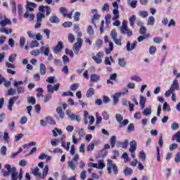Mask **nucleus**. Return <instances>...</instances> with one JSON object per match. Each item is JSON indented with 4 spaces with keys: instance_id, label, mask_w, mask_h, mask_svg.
Listing matches in <instances>:
<instances>
[{
    "instance_id": "nucleus-1",
    "label": "nucleus",
    "mask_w": 180,
    "mask_h": 180,
    "mask_svg": "<svg viewBox=\"0 0 180 180\" xmlns=\"http://www.w3.org/2000/svg\"><path fill=\"white\" fill-rule=\"evenodd\" d=\"M39 12L37 14V24L35 25V29H39L41 26V21L46 18L44 13L46 12V16L50 15V7L48 6H41L39 8Z\"/></svg>"
},
{
    "instance_id": "nucleus-2",
    "label": "nucleus",
    "mask_w": 180,
    "mask_h": 180,
    "mask_svg": "<svg viewBox=\"0 0 180 180\" xmlns=\"http://www.w3.org/2000/svg\"><path fill=\"white\" fill-rule=\"evenodd\" d=\"M78 160H79V155L76 154L70 161L68 162V167L71 171H75V168L78 167Z\"/></svg>"
},
{
    "instance_id": "nucleus-3",
    "label": "nucleus",
    "mask_w": 180,
    "mask_h": 180,
    "mask_svg": "<svg viewBox=\"0 0 180 180\" xmlns=\"http://www.w3.org/2000/svg\"><path fill=\"white\" fill-rule=\"evenodd\" d=\"M120 32L122 34H127L128 37L133 36V31L127 27V21L124 20L122 22V25L120 27Z\"/></svg>"
},
{
    "instance_id": "nucleus-4",
    "label": "nucleus",
    "mask_w": 180,
    "mask_h": 180,
    "mask_svg": "<svg viewBox=\"0 0 180 180\" xmlns=\"http://www.w3.org/2000/svg\"><path fill=\"white\" fill-rule=\"evenodd\" d=\"M13 86L16 88V94H25V87L20 86L23 85V81H14V83L13 84Z\"/></svg>"
},
{
    "instance_id": "nucleus-5",
    "label": "nucleus",
    "mask_w": 180,
    "mask_h": 180,
    "mask_svg": "<svg viewBox=\"0 0 180 180\" xmlns=\"http://www.w3.org/2000/svg\"><path fill=\"white\" fill-rule=\"evenodd\" d=\"M83 40L81 38H77V42L73 45V51L75 54H79V51L81 50V47H82Z\"/></svg>"
},
{
    "instance_id": "nucleus-6",
    "label": "nucleus",
    "mask_w": 180,
    "mask_h": 180,
    "mask_svg": "<svg viewBox=\"0 0 180 180\" xmlns=\"http://www.w3.org/2000/svg\"><path fill=\"white\" fill-rule=\"evenodd\" d=\"M66 115L70 117V119H71V120H77L78 123L81 122V116L72 113L70 110H66Z\"/></svg>"
},
{
    "instance_id": "nucleus-7",
    "label": "nucleus",
    "mask_w": 180,
    "mask_h": 180,
    "mask_svg": "<svg viewBox=\"0 0 180 180\" xmlns=\"http://www.w3.org/2000/svg\"><path fill=\"white\" fill-rule=\"evenodd\" d=\"M19 96H15L11 97L9 101H8V110L11 111L12 110V106H13V103L17 101L18 99Z\"/></svg>"
},
{
    "instance_id": "nucleus-8",
    "label": "nucleus",
    "mask_w": 180,
    "mask_h": 180,
    "mask_svg": "<svg viewBox=\"0 0 180 180\" xmlns=\"http://www.w3.org/2000/svg\"><path fill=\"white\" fill-rule=\"evenodd\" d=\"M136 46H137V41H134L132 44L130 43V41H127L126 49L127 51H131V50H134V49H136Z\"/></svg>"
},
{
    "instance_id": "nucleus-9",
    "label": "nucleus",
    "mask_w": 180,
    "mask_h": 180,
    "mask_svg": "<svg viewBox=\"0 0 180 180\" xmlns=\"http://www.w3.org/2000/svg\"><path fill=\"white\" fill-rule=\"evenodd\" d=\"M178 89H179V83H178V79H175L171 85L170 90L175 92Z\"/></svg>"
},
{
    "instance_id": "nucleus-10",
    "label": "nucleus",
    "mask_w": 180,
    "mask_h": 180,
    "mask_svg": "<svg viewBox=\"0 0 180 180\" xmlns=\"http://www.w3.org/2000/svg\"><path fill=\"white\" fill-rule=\"evenodd\" d=\"M116 166V164L113 163L112 160H108L107 163V171L108 174H112V168L113 169Z\"/></svg>"
},
{
    "instance_id": "nucleus-11",
    "label": "nucleus",
    "mask_w": 180,
    "mask_h": 180,
    "mask_svg": "<svg viewBox=\"0 0 180 180\" xmlns=\"http://www.w3.org/2000/svg\"><path fill=\"white\" fill-rule=\"evenodd\" d=\"M37 5L35 3L27 1L26 5V8L30 11V12H33L34 9L33 8H37Z\"/></svg>"
},
{
    "instance_id": "nucleus-12",
    "label": "nucleus",
    "mask_w": 180,
    "mask_h": 180,
    "mask_svg": "<svg viewBox=\"0 0 180 180\" xmlns=\"http://www.w3.org/2000/svg\"><path fill=\"white\" fill-rule=\"evenodd\" d=\"M63 47H64L63 43L61 41H58L56 47L53 49L54 54L60 53V51L63 50Z\"/></svg>"
},
{
    "instance_id": "nucleus-13",
    "label": "nucleus",
    "mask_w": 180,
    "mask_h": 180,
    "mask_svg": "<svg viewBox=\"0 0 180 180\" xmlns=\"http://www.w3.org/2000/svg\"><path fill=\"white\" fill-rule=\"evenodd\" d=\"M7 25H12V21H11V20H9L8 18H5L0 22V25L1 26V27H5V26H6Z\"/></svg>"
},
{
    "instance_id": "nucleus-14",
    "label": "nucleus",
    "mask_w": 180,
    "mask_h": 180,
    "mask_svg": "<svg viewBox=\"0 0 180 180\" xmlns=\"http://www.w3.org/2000/svg\"><path fill=\"white\" fill-rule=\"evenodd\" d=\"M91 82H99L101 77L96 74H93L90 76Z\"/></svg>"
},
{
    "instance_id": "nucleus-15",
    "label": "nucleus",
    "mask_w": 180,
    "mask_h": 180,
    "mask_svg": "<svg viewBox=\"0 0 180 180\" xmlns=\"http://www.w3.org/2000/svg\"><path fill=\"white\" fill-rule=\"evenodd\" d=\"M11 180H18V172H16V167H12Z\"/></svg>"
},
{
    "instance_id": "nucleus-16",
    "label": "nucleus",
    "mask_w": 180,
    "mask_h": 180,
    "mask_svg": "<svg viewBox=\"0 0 180 180\" xmlns=\"http://www.w3.org/2000/svg\"><path fill=\"white\" fill-rule=\"evenodd\" d=\"M120 96H122V92L116 93L113 95L112 98H113L114 105L117 104V102H119V98H120Z\"/></svg>"
},
{
    "instance_id": "nucleus-17",
    "label": "nucleus",
    "mask_w": 180,
    "mask_h": 180,
    "mask_svg": "<svg viewBox=\"0 0 180 180\" xmlns=\"http://www.w3.org/2000/svg\"><path fill=\"white\" fill-rule=\"evenodd\" d=\"M31 171L34 176H41V172H40L39 167H36L34 169H31Z\"/></svg>"
},
{
    "instance_id": "nucleus-18",
    "label": "nucleus",
    "mask_w": 180,
    "mask_h": 180,
    "mask_svg": "<svg viewBox=\"0 0 180 180\" xmlns=\"http://www.w3.org/2000/svg\"><path fill=\"white\" fill-rule=\"evenodd\" d=\"M129 145V151H136V150L137 149V142H136V141H131Z\"/></svg>"
},
{
    "instance_id": "nucleus-19",
    "label": "nucleus",
    "mask_w": 180,
    "mask_h": 180,
    "mask_svg": "<svg viewBox=\"0 0 180 180\" xmlns=\"http://www.w3.org/2000/svg\"><path fill=\"white\" fill-rule=\"evenodd\" d=\"M46 65L44 63H41L39 65V72L41 75H46Z\"/></svg>"
},
{
    "instance_id": "nucleus-20",
    "label": "nucleus",
    "mask_w": 180,
    "mask_h": 180,
    "mask_svg": "<svg viewBox=\"0 0 180 180\" xmlns=\"http://www.w3.org/2000/svg\"><path fill=\"white\" fill-rule=\"evenodd\" d=\"M24 18L25 19H27L30 20V22H32L33 19H34V14H29V11H27L24 14Z\"/></svg>"
},
{
    "instance_id": "nucleus-21",
    "label": "nucleus",
    "mask_w": 180,
    "mask_h": 180,
    "mask_svg": "<svg viewBox=\"0 0 180 180\" xmlns=\"http://www.w3.org/2000/svg\"><path fill=\"white\" fill-rule=\"evenodd\" d=\"M127 4L132 9H134L137 6V0H127Z\"/></svg>"
},
{
    "instance_id": "nucleus-22",
    "label": "nucleus",
    "mask_w": 180,
    "mask_h": 180,
    "mask_svg": "<svg viewBox=\"0 0 180 180\" xmlns=\"http://www.w3.org/2000/svg\"><path fill=\"white\" fill-rule=\"evenodd\" d=\"M49 21L51 22V23H60V18H58V17H57L56 15H52L49 18Z\"/></svg>"
},
{
    "instance_id": "nucleus-23",
    "label": "nucleus",
    "mask_w": 180,
    "mask_h": 180,
    "mask_svg": "<svg viewBox=\"0 0 180 180\" xmlns=\"http://www.w3.org/2000/svg\"><path fill=\"white\" fill-rule=\"evenodd\" d=\"M94 94H95V89L92 87H90L87 90L86 96L87 98H91V96L94 95Z\"/></svg>"
},
{
    "instance_id": "nucleus-24",
    "label": "nucleus",
    "mask_w": 180,
    "mask_h": 180,
    "mask_svg": "<svg viewBox=\"0 0 180 180\" xmlns=\"http://www.w3.org/2000/svg\"><path fill=\"white\" fill-rule=\"evenodd\" d=\"M124 174L125 176H129L133 174V169L130 167H126L124 170Z\"/></svg>"
},
{
    "instance_id": "nucleus-25",
    "label": "nucleus",
    "mask_w": 180,
    "mask_h": 180,
    "mask_svg": "<svg viewBox=\"0 0 180 180\" xmlns=\"http://www.w3.org/2000/svg\"><path fill=\"white\" fill-rule=\"evenodd\" d=\"M112 51H113V42L110 41L109 47L105 49V53L106 54H110V53H112Z\"/></svg>"
},
{
    "instance_id": "nucleus-26",
    "label": "nucleus",
    "mask_w": 180,
    "mask_h": 180,
    "mask_svg": "<svg viewBox=\"0 0 180 180\" xmlns=\"http://www.w3.org/2000/svg\"><path fill=\"white\" fill-rule=\"evenodd\" d=\"M0 32L1 33H5L6 34H11V33H12V32H13V30H12V29H6L5 27H1L0 28Z\"/></svg>"
},
{
    "instance_id": "nucleus-27",
    "label": "nucleus",
    "mask_w": 180,
    "mask_h": 180,
    "mask_svg": "<svg viewBox=\"0 0 180 180\" xmlns=\"http://www.w3.org/2000/svg\"><path fill=\"white\" fill-rule=\"evenodd\" d=\"M27 103H30V105H35L36 104V98L32 96H28L27 98Z\"/></svg>"
},
{
    "instance_id": "nucleus-28",
    "label": "nucleus",
    "mask_w": 180,
    "mask_h": 180,
    "mask_svg": "<svg viewBox=\"0 0 180 180\" xmlns=\"http://www.w3.org/2000/svg\"><path fill=\"white\" fill-rule=\"evenodd\" d=\"M70 146H71V143L68 142L65 145V141H61V146L63 147V148H65L66 151H70Z\"/></svg>"
},
{
    "instance_id": "nucleus-29",
    "label": "nucleus",
    "mask_w": 180,
    "mask_h": 180,
    "mask_svg": "<svg viewBox=\"0 0 180 180\" xmlns=\"http://www.w3.org/2000/svg\"><path fill=\"white\" fill-rule=\"evenodd\" d=\"M110 143V146H111L112 148H115V146H116V136H111Z\"/></svg>"
},
{
    "instance_id": "nucleus-30",
    "label": "nucleus",
    "mask_w": 180,
    "mask_h": 180,
    "mask_svg": "<svg viewBox=\"0 0 180 180\" xmlns=\"http://www.w3.org/2000/svg\"><path fill=\"white\" fill-rule=\"evenodd\" d=\"M112 13L114 15L112 17V20H117V19L120 18L119 10H112Z\"/></svg>"
},
{
    "instance_id": "nucleus-31",
    "label": "nucleus",
    "mask_w": 180,
    "mask_h": 180,
    "mask_svg": "<svg viewBox=\"0 0 180 180\" xmlns=\"http://www.w3.org/2000/svg\"><path fill=\"white\" fill-rule=\"evenodd\" d=\"M45 119L46 120V123H49V124H52V125L56 124V120H54L53 117L48 116Z\"/></svg>"
},
{
    "instance_id": "nucleus-32",
    "label": "nucleus",
    "mask_w": 180,
    "mask_h": 180,
    "mask_svg": "<svg viewBox=\"0 0 180 180\" xmlns=\"http://www.w3.org/2000/svg\"><path fill=\"white\" fill-rule=\"evenodd\" d=\"M119 146H122V148H127V146H129V141L125 140L124 142H119L117 147H119Z\"/></svg>"
},
{
    "instance_id": "nucleus-33",
    "label": "nucleus",
    "mask_w": 180,
    "mask_h": 180,
    "mask_svg": "<svg viewBox=\"0 0 180 180\" xmlns=\"http://www.w3.org/2000/svg\"><path fill=\"white\" fill-rule=\"evenodd\" d=\"M113 63V58H112V56L109 57H106L105 58V65H112V63Z\"/></svg>"
},
{
    "instance_id": "nucleus-34",
    "label": "nucleus",
    "mask_w": 180,
    "mask_h": 180,
    "mask_svg": "<svg viewBox=\"0 0 180 180\" xmlns=\"http://www.w3.org/2000/svg\"><path fill=\"white\" fill-rule=\"evenodd\" d=\"M13 95H16V90H15L14 89H9L7 91V96H13Z\"/></svg>"
},
{
    "instance_id": "nucleus-35",
    "label": "nucleus",
    "mask_w": 180,
    "mask_h": 180,
    "mask_svg": "<svg viewBox=\"0 0 180 180\" xmlns=\"http://www.w3.org/2000/svg\"><path fill=\"white\" fill-rule=\"evenodd\" d=\"M115 120L120 124L122 122H123V116L120 114H116L115 115Z\"/></svg>"
},
{
    "instance_id": "nucleus-36",
    "label": "nucleus",
    "mask_w": 180,
    "mask_h": 180,
    "mask_svg": "<svg viewBox=\"0 0 180 180\" xmlns=\"http://www.w3.org/2000/svg\"><path fill=\"white\" fill-rule=\"evenodd\" d=\"M154 23H155V19L154 18V17L150 16L148 18V25L153 26Z\"/></svg>"
},
{
    "instance_id": "nucleus-37",
    "label": "nucleus",
    "mask_w": 180,
    "mask_h": 180,
    "mask_svg": "<svg viewBox=\"0 0 180 180\" xmlns=\"http://www.w3.org/2000/svg\"><path fill=\"white\" fill-rule=\"evenodd\" d=\"M136 20H137V18H136V15H132L130 18H129V25L130 26H134V23H136Z\"/></svg>"
},
{
    "instance_id": "nucleus-38",
    "label": "nucleus",
    "mask_w": 180,
    "mask_h": 180,
    "mask_svg": "<svg viewBox=\"0 0 180 180\" xmlns=\"http://www.w3.org/2000/svg\"><path fill=\"white\" fill-rule=\"evenodd\" d=\"M25 43H26V38H25L24 37H21L20 38V49H23V47L25 46Z\"/></svg>"
},
{
    "instance_id": "nucleus-39",
    "label": "nucleus",
    "mask_w": 180,
    "mask_h": 180,
    "mask_svg": "<svg viewBox=\"0 0 180 180\" xmlns=\"http://www.w3.org/2000/svg\"><path fill=\"white\" fill-rule=\"evenodd\" d=\"M118 64L120 67H126V60H124V58H119Z\"/></svg>"
},
{
    "instance_id": "nucleus-40",
    "label": "nucleus",
    "mask_w": 180,
    "mask_h": 180,
    "mask_svg": "<svg viewBox=\"0 0 180 180\" xmlns=\"http://www.w3.org/2000/svg\"><path fill=\"white\" fill-rule=\"evenodd\" d=\"M110 37L112 39V40H115V39L117 38V32H116L115 29H113L110 32Z\"/></svg>"
},
{
    "instance_id": "nucleus-41",
    "label": "nucleus",
    "mask_w": 180,
    "mask_h": 180,
    "mask_svg": "<svg viewBox=\"0 0 180 180\" xmlns=\"http://www.w3.org/2000/svg\"><path fill=\"white\" fill-rule=\"evenodd\" d=\"M86 32L90 36H94V28L92 27V25H89L87 27Z\"/></svg>"
},
{
    "instance_id": "nucleus-42",
    "label": "nucleus",
    "mask_w": 180,
    "mask_h": 180,
    "mask_svg": "<svg viewBox=\"0 0 180 180\" xmlns=\"http://www.w3.org/2000/svg\"><path fill=\"white\" fill-rule=\"evenodd\" d=\"M30 49H34V47H39V42L37 41H32L30 44Z\"/></svg>"
},
{
    "instance_id": "nucleus-43",
    "label": "nucleus",
    "mask_w": 180,
    "mask_h": 180,
    "mask_svg": "<svg viewBox=\"0 0 180 180\" xmlns=\"http://www.w3.org/2000/svg\"><path fill=\"white\" fill-rule=\"evenodd\" d=\"M105 24L110 25V22L112 20V16H110V15L109 14H106L105 16Z\"/></svg>"
},
{
    "instance_id": "nucleus-44",
    "label": "nucleus",
    "mask_w": 180,
    "mask_h": 180,
    "mask_svg": "<svg viewBox=\"0 0 180 180\" xmlns=\"http://www.w3.org/2000/svg\"><path fill=\"white\" fill-rule=\"evenodd\" d=\"M49 174V165H45L43 172H42V176L43 177H46V175Z\"/></svg>"
},
{
    "instance_id": "nucleus-45",
    "label": "nucleus",
    "mask_w": 180,
    "mask_h": 180,
    "mask_svg": "<svg viewBox=\"0 0 180 180\" xmlns=\"http://www.w3.org/2000/svg\"><path fill=\"white\" fill-rule=\"evenodd\" d=\"M41 54H44V56H49L50 54V47L47 46L45 48V50L41 51Z\"/></svg>"
},
{
    "instance_id": "nucleus-46",
    "label": "nucleus",
    "mask_w": 180,
    "mask_h": 180,
    "mask_svg": "<svg viewBox=\"0 0 180 180\" xmlns=\"http://www.w3.org/2000/svg\"><path fill=\"white\" fill-rule=\"evenodd\" d=\"M96 168L98 169H103V168H105V163H103V160L98 161V166L97 165Z\"/></svg>"
},
{
    "instance_id": "nucleus-47",
    "label": "nucleus",
    "mask_w": 180,
    "mask_h": 180,
    "mask_svg": "<svg viewBox=\"0 0 180 180\" xmlns=\"http://www.w3.org/2000/svg\"><path fill=\"white\" fill-rule=\"evenodd\" d=\"M171 129L172 130H178V129H179V124H178L177 122H173L171 124Z\"/></svg>"
},
{
    "instance_id": "nucleus-48",
    "label": "nucleus",
    "mask_w": 180,
    "mask_h": 180,
    "mask_svg": "<svg viewBox=\"0 0 180 180\" xmlns=\"http://www.w3.org/2000/svg\"><path fill=\"white\" fill-rule=\"evenodd\" d=\"M155 51H157V48L155 46H151L149 48V53L151 56H154V54H155Z\"/></svg>"
},
{
    "instance_id": "nucleus-49",
    "label": "nucleus",
    "mask_w": 180,
    "mask_h": 180,
    "mask_svg": "<svg viewBox=\"0 0 180 180\" xmlns=\"http://www.w3.org/2000/svg\"><path fill=\"white\" fill-rule=\"evenodd\" d=\"M40 51L39 49L33 50L30 52V54L32 56H34V57H37L38 56H40Z\"/></svg>"
},
{
    "instance_id": "nucleus-50",
    "label": "nucleus",
    "mask_w": 180,
    "mask_h": 180,
    "mask_svg": "<svg viewBox=\"0 0 180 180\" xmlns=\"http://www.w3.org/2000/svg\"><path fill=\"white\" fill-rule=\"evenodd\" d=\"M68 41L71 44L74 43L75 41V37H74V34H68Z\"/></svg>"
},
{
    "instance_id": "nucleus-51",
    "label": "nucleus",
    "mask_w": 180,
    "mask_h": 180,
    "mask_svg": "<svg viewBox=\"0 0 180 180\" xmlns=\"http://www.w3.org/2000/svg\"><path fill=\"white\" fill-rule=\"evenodd\" d=\"M139 15L141 16V18H147L148 16V12L147 11H139Z\"/></svg>"
},
{
    "instance_id": "nucleus-52",
    "label": "nucleus",
    "mask_w": 180,
    "mask_h": 180,
    "mask_svg": "<svg viewBox=\"0 0 180 180\" xmlns=\"http://www.w3.org/2000/svg\"><path fill=\"white\" fill-rule=\"evenodd\" d=\"M103 12H109V4L105 3L102 7Z\"/></svg>"
},
{
    "instance_id": "nucleus-53",
    "label": "nucleus",
    "mask_w": 180,
    "mask_h": 180,
    "mask_svg": "<svg viewBox=\"0 0 180 180\" xmlns=\"http://www.w3.org/2000/svg\"><path fill=\"white\" fill-rule=\"evenodd\" d=\"M54 79H56V76H51L49 77L46 82H49V84H54Z\"/></svg>"
},
{
    "instance_id": "nucleus-54",
    "label": "nucleus",
    "mask_w": 180,
    "mask_h": 180,
    "mask_svg": "<svg viewBox=\"0 0 180 180\" xmlns=\"http://www.w3.org/2000/svg\"><path fill=\"white\" fill-rule=\"evenodd\" d=\"M170 151H174V150H176L178 148V144L173 143L169 147Z\"/></svg>"
},
{
    "instance_id": "nucleus-55",
    "label": "nucleus",
    "mask_w": 180,
    "mask_h": 180,
    "mask_svg": "<svg viewBox=\"0 0 180 180\" xmlns=\"http://www.w3.org/2000/svg\"><path fill=\"white\" fill-rule=\"evenodd\" d=\"M139 158H141V160H142V161L146 160V153L143 150H141L139 153Z\"/></svg>"
},
{
    "instance_id": "nucleus-56",
    "label": "nucleus",
    "mask_w": 180,
    "mask_h": 180,
    "mask_svg": "<svg viewBox=\"0 0 180 180\" xmlns=\"http://www.w3.org/2000/svg\"><path fill=\"white\" fill-rule=\"evenodd\" d=\"M103 120H109V114L106 111H103L102 113Z\"/></svg>"
},
{
    "instance_id": "nucleus-57",
    "label": "nucleus",
    "mask_w": 180,
    "mask_h": 180,
    "mask_svg": "<svg viewBox=\"0 0 180 180\" xmlns=\"http://www.w3.org/2000/svg\"><path fill=\"white\" fill-rule=\"evenodd\" d=\"M153 41H154V43H156L157 44H160V43H161V41H162V38L159 37H154Z\"/></svg>"
},
{
    "instance_id": "nucleus-58",
    "label": "nucleus",
    "mask_w": 180,
    "mask_h": 180,
    "mask_svg": "<svg viewBox=\"0 0 180 180\" xmlns=\"http://www.w3.org/2000/svg\"><path fill=\"white\" fill-rule=\"evenodd\" d=\"M143 115H144V116H147L148 115H151V108H146L143 111Z\"/></svg>"
},
{
    "instance_id": "nucleus-59",
    "label": "nucleus",
    "mask_w": 180,
    "mask_h": 180,
    "mask_svg": "<svg viewBox=\"0 0 180 180\" xmlns=\"http://www.w3.org/2000/svg\"><path fill=\"white\" fill-rule=\"evenodd\" d=\"M146 32H147V28L144 26H141L139 29L140 34H146Z\"/></svg>"
},
{
    "instance_id": "nucleus-60",
    "label": "nucleus",
    "mask_w": 180,
    "mask_h": 180,
    "mask_svg": "<svg viewBox=\"0 0 180 180\" xmlns=\"http://www.w3.org/2000/svg\"><path fill=\"white\" fill-rule=\"evenodd\" d=\"M7 150L8 148H6V146H2L0 150L1 155H5L6 154Z\"/></svg>"
},
{
    "instance_id": "nucleus-61",
    "label": "nucleus",
    "mask_w": 180,
    "mask_h": 180,
    "mask_svg": "<svg viewBox=\"0 0 180 180\" xmlns=\"http://www.w3.org/2000/svg\"><path fill=\"white\" fill-rule=\"evenodd\" d=\"M92 58L95 60V63H96V64H101V63H102V59L101 58L94 56L92 57Z\"/></svg>"
},
{
    "instance_id": "nucleus-62",
    "label": "nucleus",
    "mask_w": 180,
    "mask_h": 180,
    "mask_svg": "<svg viewBox=\"0 0 180 180\" xmlns=\"http://www.w3.org/2000/svg\"><path fill=\"white\" fill-rule=\"evenodd\" d=\"M63 96H74V93H72V91H65L63 93Z\"/></svg>"
},
{
    "instance_id": "nucleus-63",
    "label": "nucleus",
    "mask_w": 180,
    "mask_h": 180,
    "mask_svg": "<svg viewBox=\"0 0 180 180\" xmlns=\"http://www.w3.org/2000/svg\"><path fill=\"white\" fill-rule=\"evenodd\" d=\"M100 18H101V15H99V14H94L91 17V20H92V22H94V20H99Z\"/></svg>"
},
{
    "instance_id": "nucleus-64",
    "label": "nucleus",
    "mask_w": 180,
    "mask_h": 180,
    "mask_svg": "<svg viewBox=\"0 0 180 180\" xmlns=\"http://www.w3.org/2000/svg\"><path fill=\"white\" fill-rule=\"evenodd\" d=\"M127 131H134V124H129L128 125Z\"/></svg>"
}]
</instances>
